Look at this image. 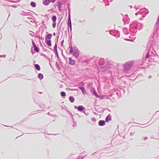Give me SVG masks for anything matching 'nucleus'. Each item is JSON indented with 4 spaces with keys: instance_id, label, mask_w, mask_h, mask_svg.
<instances>
[{
    "instance_id": "f257e3e1",
    "label": "nucleus",
    "mask_w": 159,
    "mask_h": 159,
    "mask_svg": "<svg viewBox=\"0 0 159 159\" xmlns=\"http://www.w3.org/2000/svg\"><path fill=\"white\" fill-rule=\"evenodd\" d=\"M52 37V35L51 34H47L45 38V39L46 40H50Z\"/></svg>"
},
{
    "instance_id": "f03ea898",
    "label": "nucleus",
    "mask_w": 159,
    "mask_h": 159,
    "mask_svg": "<svg viewBox=\"0 0 159 159\" xmlns=\"http://www.w3.org/2000/svg\"><path fill=\"white\" fill-rule=\"evenodd\" d=\"M51 2L50 0H45L43 2V3L44 5L47 6Z\"/></svg>"
},
{
    "instance_id": "7ed1b4c3",
    "label": "nucleus",
    "mask_w": 159,
    "mask_h": 159,
    "mask_svg": "<svg viewBox=\"0 0 159 159\" xmlns=\"http://www.w3.org/2000/svg\"><path fill=\"white\" fill-rule=\"evenodd\" d=\"M45 43H46L47 45L48 46H51L52 45L51 41L50 40H46L45 39Z\"/></svg>"
},
{
    "instance_id": "20e7f679",
    "label": "nucleus",
    "mask_w": 159,
    "mask_h": 159,
    "mask_svg": "<svg viewBox=\"0 0 159 159\" xmlns=\"http://www.w3.org/2000/svg\"><path fill=\"white\" fill-rule=\"evenodd\" d=\"M75 62V61L72 60L70 58H69V63L71 65H74Z\"/></svg>"
},
{
    "instance_id": "39448f33",
    "label": "nucleus",
    "mask_w": 159,
    "mask_h": 159,
    "mask_svg": "<svg viewBox=\"0 0 159 159\" xmlns=\"http://www.w3.org/2000/svg\"><path fill=\"white\" fill-rule=\"evenodd\" d=\"M82 90V92L83 94H85L86 93L85 89L83 87H79Z\"/></svg>"
},
{
    "instance_id": "423d86ee",
    "label": "nucleus",
    "mask_w": 159,
    "mask_h": 159,
    "mask_svg": "<svg viewBox=\"0 0 159 159\" xmlns=\"http://www.w3.org/2000/svg\"><path fill=\"white\" fill-rule=\"evenodd\" d=\"M111 116L108 115L107 116V117L106 119V122H107L108 121H110L111 120Z\"/></svg>"
},
{
    "instance_id": "0eeeda50",
    "label": "nucleus",
    "mask_w": 159,
    "mask_h": 159,
    "mask_svg": "<svg viewBox=\"0 0 159 159\" xmlns=\"http://www.w3.org/2000/svg\"><path fill=\"white\" fill-rule=\"evenodd\" d=\"M35 68L38 70H40V67L39 66L38 64H36L34 65Z\"/></svg>"
},
{
    "instance_id": "6e6552de",
    "label": "nucleus",
    "mask_w": 159,
    "mask_h": 159,
    "mask_svg": "<svg viewBox=\"0 0 159 159\" xmlns=\"http://www.w3.org/2000/svg\"><path fill=\"white\" fill-rule=\"evenodd\" d=\"M68 27H69L71 29V25L70 19L68 21Z\"/></svg>"
},
{
    "instance_id": "1a4fd4ad",
    "label": "nucleus",
    "mask_w": 159,
    "mask_h": 159,
    "mask_svg": "<svg viewBox=\"0 0 159 159\" xmlns=\"http://www.w3.org/2000/svg\"><path fill=\"white\" fill-rule=\"evenodd\" d=\"M69 100L71 102H73L75 101V98L72 96H70L69 97Z\"/></svg>"
},
{
    "instance_id": "9d476101",
    "label": "nucleus",
    "mask_w": 159,
    "mask_h": 159,
    "mask_svg": "<svg viewBox=\"0 0 159 159\" xmlns=\"http://www.w3.org/2000/svg\"><path fill=\"white\" fill-rule=\"evenodd\" d=\"M36 3L35 2H32L30 3V5L32 7H35L36 6Z\"/></svg>"
},
{
    "instance_id": "9b49d317",
    "label": "nucleus",
    "mask_w": 159,
    "mask_h": 159,
    "mask_svg": "<svg viewBox=\"0 0 159 159\" xmlns=\"http://www.w3.org/2000/svg\"><path fill=\"white\" fill-rule=\"evenodd\" d=\"M52 21L54 22H55L56 21L57 18L56 16H53L52 17Z\"/></svg>"
},
{
    "instance_id": "f8f14e48",
    "label": "nucleus",
    "mask_w": 159,
    "mask_h": 159,
    "mask_svg": "<svg viewBox=\"0 0 159 159\" xmlns=\"http://www.w3.org/2000/svg\"><path fill=\"white\" fill-rule=\"evenodd\" d=\"M84 108V107L82 106H80L78 107V109L80 111H82Z\"/></svg>"
},
{
    "instance_id": "ddd939ff",
    "label": "nucleus",
    "mask_w": 159,
    "mask_h": 159,
    "mask_svg": "<svg viewBox=\"0 0 159 159\" xmlns=\"http://www.w3.org/2000/svg\"><path fill=\"white\" fill-rule=\"evenodd\" d=\"M38 77L39 79L42 80L43 78V75L41 73H39L38 74Z\"/></svg>"
},
{
    "instance_id": "4468645a",
    "label": "nucleus",
    "mask_w": 159,
    "mask_h": 159,
    "mask_svg": "<svg viewBox=\"0 0 159 159\" xmlns=\"http://www.w3.org/2000/svg\"><path fill=\"white\" fill-rule=\"evenodd\" d=\"M105 125V122L104 120H100V126H103Z\"/></svg>"
},
{
    "instance_id": "2eb2a0df",
    "label": "nucleus",
    "mask_w": 159,
    "mask_h": 159,
    "mask_svg": "<svg viewBox=\"0 0 159 159\" xmlns=\"http://www.w3.org/2000/svg\"><path fill=\"white\" fill-rule=\"evenodd\" d=\"M61 95L62 97H64L66 96V94L64 92H61Z\"/></svg>"
},
{
    "instance_id": "dca6fc26",
    "label": "nucleus",
    "mask_w": 159,
    "mask_h": 159,
    "mask_svg": "<svg viewBox=\"0 0 159 159\" xmlns=\"http://www.w3.org/2000/svg\"><path fill=\"white\" fill-rule=\"evenodd\" d=\"M34 49L37 52L39 51V49L36 47V46L34 47Z\"/></svg>"
},
{
    "instance_id": "f3484780",
    "label": "nucleus",
    "mask_w": 159,
    "mask_h": 159,
    "mask_svg": "<svg viewBox=\"0 0 159 159\" xmlns=\"http://www.w3.org/2000/svg\"><path fill=\"white\" fill-rule=\"evenodd\" d=\"M52 26L53 28H55L56 25V23L55 22L53 23L52 25Z\"/></svg>"
},
{
    "instance_id": "a211bd4d",
    "label": "nucleus",
    "mask_w": 159,
    "mask_h": 159,
    "mask_svg": "<svg viewBox=\"0 0 159 159\" xmlns=\"http://www.w3.org/2000/svg\"><path fill=\"white\" fill-rule=\"evenodd\" d=\"M73 50L72 48H70V54H72V52H73Z\"/></svg>"
},
{
    "instance_id": "6ab92c4d",
    "label": "nucleus",
    "mask_w": 159,
    "mask_h": 159,
    "mask_svg": "<svg viewBox=\"0 0 159 159\" xmlns=\"http://www.w3.org/2000/svg\"><path fill=\"white\" fill-rule=\"evenodd\" d=\"M94 94L98 98L99 97L98 95L95 91L94 92Z\"/></svg>"
},
{
    "instance_id": "aec40b11",
    "label": "nucleus",
    "mask_w": 159,
    "mask_h": 159,
    "mask_svg": "<svg viewBox=\"0 0 159 159\" xmlns=\"http://www.w3.org/2000/svg\"><path fill=\"white\" fill-rule=\"evenodd\" d=\"M33 46H34H34H35V43H34V42L33 43Z\"/></svg>"
},
{
    "instance_id": "412c9836",
    "label": "nucleus",
    "mask_w": 159,
    "mask_h": 159,
    "mask_svg": "<svg viewBox=\"0 0 159 159\" xmlns=\"http://www.w3.org/2000/svg\"><path fill=\"white\" fill-rule=\"evenodd\" d=\"M52 0V2L53 3H54L55 2V1H56V0Z\"/></svg>"
},
{
    "instance_id": "4be33fe9",
    "label": "nucleus",
    "mask_w": 159,
    "mask_h": 159,
    "mask_svg": "<svg viewBox=\"0 0 159 159\" xmlns=\"http://www.w3.org/2000/svg\"><path fill=\"white\" fill-rule=\"evenodd\" d=\"M76 52L77 54H78V53H79V51L78 50H76Z\"/></svg>"
},
{
    "instance_id": "5701e85b",
    "label": "nucleus",
    "mask_w": 159,
    "mask_h": 159,
    "mask_svg": "<svg viewBox=\"0 0 159 159\" xmlns=\"http://www.w3.org/2000/svg\"><path fill=\"white\" fill-rule=\"evenodd\" d=\"M55 33H54V34H53V35H55Z\"/></svg>"
},
{
    "instance_id": "b1692460",
    "label": "nucleus",
    "mask_w": 159,
    "mask_h": 159,
    "mask_svg": "<svg viewBox=\"0 0 159 159\" xmlns=\"http://www.w3.org/2000/svg\"><path fill=\"white\" fill-rule=\"evenodd\" d=\"M98 124L99 125V121L98 122Z\"/></svg>"
}]
</instances>
